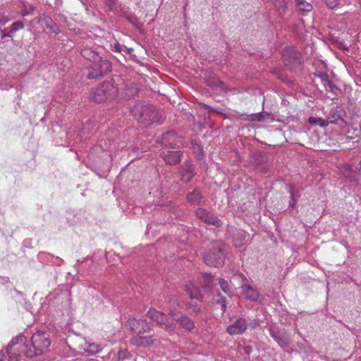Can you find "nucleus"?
I'll use <instances>...</instances> for the list:
<instances>
[{
	"label": "nucleus",
	"mask_w": 361,
	"mask_h": 361,
	"mask_svg": "<svg viewBox=\"0 0 361 361\" xmlns=\"http://www.w3.org/2000/svg\"><path fill=\"white\" fill-rule=\"evenodd\" d=\"M128 326L135 335L132 338L131 342L137 346H151L157 341L153 336L145 335L153 331L152 326L145 319L132 318L128 319Z\"/></svg>",
	"instance_id": "obj_1"
},
{
	"label": "nucleus",
	"mask_w": 361,
	"mask_h": 361,
	"mask_svg": "<svg viewBox=\"0 0 361 361\" xmlns=\"http://www.w3.org/2000/svg\"><path fill=\"white\" fill-rule=\"evenodd\" d=\"M81 55L87 60L92 63L87 77L89 79H95L107 74L111 71V63L108 60H104L98 52L91 49L85 48L81 50Z\"/></svg>",
	"instance_id": "obj_2"
},
{
	"label": "nucleus",
	"mask_w": 361,
	"mask_h": 361,
	"mask_svg": "<svg viewBox=\"0 0 361 361\" xmlns=\"http://www.w3.org/2000/svg\"><path fill=\"white\" fill-rule=\"evenodd\" d=\"M120 88L114 81H106L92 90L90 100L96 103L116 101L119 99Z\"/></svg>",
	"instance_id": "obj_3"
},
{
	"label": "nucleus",
	"mask_w": 361,
	"mask_h": 361,
	"mask_svg": "<svg viewBox=\"0 0 361 361\" xmlns=\"http://www.w3.org/2000/svg\"><path fill=\"white\" fill-rule=\"evenodd\" d=\"M51 345L49 336L43 331H38L32 335L28 350L25 351L27 357L40 355L47 352Z\"/></svg>",
	"instance_id": "obj_4"
},
{
	"label": "nucleus",
	"mask_w": 361,
	"mask_h": 361,
	"mask_svg": "<svg viewBox=\"0 0 361 361\" xmlns=\"http://www.w3.org/2000/svg\"><path fill=\"white\" fill-rule=\"evenodd\" d=\"M133 116L144 126H148L158 119L157 111L153 106L137 103L131 109Z\"/></svg>",
	"instance_id": "obj_5"
},
{
	"label": "nucleus",
	"mask_w": 361,
	"mask_h": 361,
	"mask_svg": "<svg viewBox=\"0 0 361 361\" xmlns=\"http://www.w3.org/2000/svg\"><path fill=\"white\" fill-rule=\"evenodd\" d=\"M28 350V345L25 343V337L20 336L16 339H13L11 344L6 349L5 353L8 357V361H18L19 357ZM4 354V352H2Z\"/></svg>",
	"instance_id": "obj_6"
},
{
	"label": "nucleus",
	"mask_w": 361,
	"mask_h": 361,
	"mask_svg": "<svg viewBox=\"0 0 361 361\" xmlns=\"http://www.w3.org/2000/svg\"><path fill=\"white\" fill-rule=\"evenodd\" d=\"M147 315L149 318H150L152 321L156 322L163 329L168 332H172L176 329V324L172 321H169V316L162 312L158 311L156 309L151 307L148 310Z\"/></svg>",
	"instance_id": "obj_7"
},
{
	"label": "nucleus",
	"mask_w": 361,
	"mask_h": 361,
	"mask_svg": "<svg viewBox=\"0 0 361 361\" xmlns=\"http://www.w3.org/2000/svg\"><path fill=\"white\" fill-rule=\"evenodd\" d=\"M224 259V252L221 244L219 243H213L211 250L204 255V261L209 266L218 267L221 265Z\"/></svg>",
	"instance_id": "obj_8"
},
{
	"label": "nucleus",
	"mask_w": 361,
	"mask_h": 361,
	"mask_svg": "<svg viewBox=\"0 0 361 361\" xmlns=\"http://www.w3.org/2000/svg\"><path fill=\"white\" fill-rule=\"evenodd\" d=\"M169 316H170L173 321H175L180 327L186 331H191L195 328V324L191 319L187 316L177 312L173 310L169 311Z\"/></svg>",
	"instance_id": "obj_9"
},
{
	"label": "nucleus",
	"mask_w": 361,
	"mask_h": 361,
	"mask_svg": "<svg viewBox=\"0 0 361 361\" xmlns=\"http://www.w3.org/2000/svg\"><path fill=\"white\" fill-rule=\"evenodd\" d=\"M197 216L206 224L214 225L216 227L221 226V221L211 212L203 208H198L196 210Z\"/></svg>",
	"instance_id": "obj_10"
},
{
	"label": "nucleus",
	"mask_w": 361,
	"mask_h": 361,
	"mask_svg": "<svg viewBox=\"0 0 361 361\" xmlns=\"http://www.w3.org/2000/svg\"><path fill=\"white\" fill-rule=\"evenodd\" d=\"M158 142L166 147H176L179 145L180 141L176 133L173 131H170L164 133L161 138L158 139Z\"/></svg>",
	"instance_id": "obj_11"
},
{
	"label": "nucleus",
	"mask_w": 361,
	"mask_h": 361,
	"mask_svg": "<svg viewBox=\"0 0 361 361\" xmlns=\"http://www.w3.org/2000/svg\"><path fill=\"white\" fill-rule=\"evenodd\" d=\"M247 322L245 319H238L235 322L228 325L226 331L231 336L240 335L245 332L247 329Z\"/></svg>",
	"instance_id": "obj_12"
},
{
	"label": "nucleus",
	"mask_w": 361,
	"mask_h": 361,
	"mask_svg": "<svg viewBox=\"0 0 361 361\" xmlns=\"http://www.w3.org/2000/svg\"><path fill=\"white\" fill-rule=\"evenodd\" d=\"M182 153L180 151H166L161 153V157L165 162L170 165H174L179 163Z\"/></svg>",
	"instance_id": "obj_13"
},
{
	"label": "nucleus",
	"mask_w": 361,
	"mask_h": 361,
	"mask_svg": "<svg viewBox=\"0 0 361 361\" xmlns=\"http://www.w3.org/2000/svg\"><path fill=\"white\" fill-rule=\"evenodd\" d=\"M298 53L293 48L286 49L282 54V59L284 63L290 66L298 59Z\"/></svg>",
	"instance_id": "obj_14"
},
{
	"label": "nucleus",
	"mask_w": 361,
	"mask_h": 361,
	"mask_svg": "<svg viewBox=\"0 0 361 361\" xmlns=\"http://www.w3.org/2000/svg\"><path fill=\"white\" fill-rule=\"evenodd\" d=\"M193 170V166L189 162L184 163L180 172L181 180L186 183L190 181L194 176Z\"/></svg>",
	"instance_id": "obj_15"
},
{
	"label": "nucleus",
	"mask_w": 361,
	"mask_h": 361,
	"mask_svg": "<svg viewBox=\"0 0 361 361\" xmlns=\"http://www.w3.org/2000/svg\"><path fill=\"white\" fill-rule=\"evenodd\" d=\"M185 291L192 299H197L200 301L202 300V295L200 290L192 283H189L185 286Z\"/></svg>",
	"instance_id": "obj_16"
},
{
	"label": "nucleus",
	"mask_w": 361,
	"mask_h": 361,
	"mask_svg": "<svg viewBox=\"0 0 361 361\" xmlns=\"http://www.w3.org/2000/svg\"><path fill=\"white\" fill-rule=\"evenodd\" d=\"M243 293L247 298L251 300H257L259 297L258 292L254 289L251 286L245 284L242 286Z\"/></svg>",
	"instance_id": "obj_17"
},
{
	"label": "nucleus",
	"mask_w": 361,
	"mask_h": 361,
	"mask_svg": "<svg viewBox=\"0 0 361 361\" xmlns=\"http://www.w3.org/2000/svg\"><path fill=\"white\" fill-rule=\"evenodd\" d=\"M187 199L191 204L197 205L202 203V196L200 191L195 190L188 195Z\"/></svg>",
	"instance_id": "obj_18"
},
{
	"label": "nucleus",
	"mask_w": 361,
	"mask_h": 361,
	"mask_svg": "<svg viewBox=\"0 0 361 361\" xmlns=\"http://www.w3.org/2000/svg\"><path fill=\"white\" fill-rule=\"evenodd\" d=\"M296 6L302 12H309L312 9V5L305 0H296Z\"/></svg>",
	"instance_id": "obj_19"
},
{
	"label": "nucleus",
	"mask_w": 361,
	"mask_h": 361,
	"mask_svg": "<svg viewBox=\"0 0 361 361\" xmlns=\"http://www.w3.org/2000/svg\"><path fill=\"white\" fill-rule=\"evenodd\" d=\"M219 286H220L221 288L222 289V290L225 293H226V294H228L229 295H231L232 294V291L231 290V288H230V286H229V285H228V282L226 281H225L223 279H220L219 281Z\"/></svg>",
	"instance_id": "obj_20"
},
{
	"label": "nucleus",
	"mask_w": 361,
	"mask_h": 361,
	"mask_svg": "<svg viewBox=\"0 0 361 361\" xmlns=\"http://www.w3.org/2000/svg\"><path fill=\"white\" fill-rule=\"evenodd\" d=\"M34 11V7L30 4H25L23 3V8L21 11V13L23 16H28L32 13Z\"/></svg>",
	"instance_id": "obj_21"
},
{
	"label": "nucleus",
	"mask_w": 361,
	"mask_h": 361,
	"mask_svg": "<svg viewBox=\"0 0 361 361\" xmlns=\"http://www.w3.org/2000/svg\"><path fill=\"white\" fill-rule=\"evenodd\" d=\"M202 286L204 287H209L212 283V276L210 274H202Z\"/></svg>",
	"instance_id": "obj_22"
},
{
	"label": "nucleus",
	"mask_w": 361,
	"mask_h": 361,
	"mask_svg": "<svg viewBox=\"0 0 361 361\" xmlns=\"http://www.w3.org/2000/svg\"><path fill=\"white\" fill-rule=\"evenodd\" d=\"M24 27V25L21 21H17L11 25L10 33L12 35L19 30H22Z\"/></svg>",
	"instance_id": "obj_23"
},
{
	"label": "nucleus",
	"mask_w": 361,
	"mask_h": 361,
	"mask_svg": "<svg viewBox=\"0 0 361 361\" xmlns=\"http://www.w3.org/2000/svg\"><path fill=\"white\" fill-rule=\"evenodd\" d=\"M329 123H334V124H338L341 125V123H343L344 121L342 119V118L339 115L333 114L331 117H329Z\"/></svg>",
	"instance_id": "obj_24"
},
{
	"label": "nucleus",
	"mask_w": 361,
	"mask_h": 361,
	"mask_svg": "<svg viewBox=\"0 0 361 361\" xmlns=\"http://www.w3.org/2000/svg\"><path fill=\"white\" fill-rule=\"evenodd\" d=\"M328 8L333 9L339 6L341 0H323Z\"/></svg>",
	"instance_id": "obj_25"
},
{
	"label": "nucleus",
	"mask_w": 361,
	"mask_h": 361,
	"mask_svg": "<svg viewBox=\"0 0 361 361\" xmlns=\"http://www.w3.org/2000/svg\"><path fill=\"white\" fill-rule=\"evenodd\" d=\"M189 313L192 315H197L200 312V308L196 305H189L187 307Z\"/></svg>",
	"instance_id": "obj_26"
},
{
	"label": "nucleus",
	"mask_w": 361,
	"mask_h": 361,
	"mask_svg": "<svg viewBox=\"0 0 361 361\" xmlns=\"http://www.w3.org/2000/svg\"><path fill=\"white\" fill-rule=\"evenodd\" d=\"M329 124V119H323L322 118H319L317 125L321 127H326Z\"/></svg>",
	"instance_id": "obj_27"
},
{
	"label": "nucleus",
	"mask_w": 361,
	"mask_h": 361,
	"mask_svg": "<svg viewBox=\"0 0 361 361\" xmlns=\"http://www.w3.org/2000/svg\"><path fill=\"white\" fill-rule=\"evenodd\" d=\"M319 118L310 117L308 119V122L312 125H317Z\"/></svg>",
	"instance_id": "obj_28"
},
{
	"label": "nucleus",
	"mask_w": 361,
	"mask_h": 361,
	"mask_svg": "<svg viewBox=\"0 0 361 361\" xmlns=\"http://www.w3.org/2000/svg\"><path fill=\"white\" fill-rule=\"evenodd\" d=\"M218 302L220 303L222 305V311L225 312L226 310V299L225 298H221L218 300Z\"/></svg>",
	"instance_id": "obj_29"
},
{
	"label": "nucleus",
	"mask_w": 361,
	"mask_h": 361,
	"mask_svg": "<svg viewBox=\"0 0 361 361\" xmlns=\"http://www.w3.org/2000/svg\"><path fill=\"white\" fill-rule=\"evenodd\" d=\"M12 35L9 32V33H5L4 30H2L1 31V38L4 39L5 37H11Z\"/></svg>",
	"instance_id": "obj_30"
},
{
	"label": "nucleus",
	"mask_w": 361,
	"mask_h": 361,
	"mask_svg": "<svg viewBox=\"0 0 361 361\" xmlns=\"http://www.w3.org/2000/svg\"><path fill=\"white\" fill-rule=\"evenodd\" d=\"M6 22H7V20H4V17L3 16L0 15V25H4L6 24Z\"/></svg>",
	"instance_id": "obj_31"
},
{
	"label": "nucleus",
	"mask_w": 361,
	"mask_h": 361,
	"mask_svg": "<svg viewBox=\"0 0 361 361\" xmlns=\"http://www.w3.org/2000/svg\"><path fill=\"white\" fill-rule=\"evenodd\" d=\"M114 49L116 51H121V48H120V44H115L114 45Z\"/></svg>",
	"instance_id": "obj_32"
},
{
	"label": "nucleus",
	"mask_w": 361,
	"mask_h": 361,
	"mask_svg": "<svg viewBox=\"0 0 361 361\" xmlns=\"http://www.w3.org/2000/svg\"><path fill=\"white\" fill-rule=\"evenodd\" d=\"M252 348L250 346H247L245 348V351L246 353L250 354L251 352Z\"/></svg>",
	"instance_id": "obj_33"
},
{
	"label": "nucleus",
	"mask_w": 361,
	"mask_h": 361,
	"mask_svg": "<svg viewBox=\"0 0 361 361\" xmlns=\"http://www.w3.org/2000/svg\"><path fill=\"white\" fill-rule=\"evenodd\" d=\"M90 347H95V348H96V349H95V350H94V351H95L96 353H98V352L101 351V350H102V348H101L100 347H99V346H95L94 345H90Z\"/></svg>",
	"instance_id": "obj_34"
},
{
	"label": "nucleus",
	"mask_w": 361,
	"mask_h": 361,
	"mask_svg": "<svg viewBox=\"0 0 361 361\" xmlns=\"http://www.w3.org/2000/svg\"><path fill=\"white\" fill-rule=\"evenodd\" d=\"M124 353H125V352H121V351H120V352L118 353V359H119V360H121V358H122V359H123V358H124V356H123V354H124Z\"/></svg>",
	"instance_id": "obj_35"
},
{
	"label": "nucleus",
	"mask_w": 361,
	"mask_h": 361,
	"mask_svg": "<svg viewBox=\"0 0 361 361\" xmlns=\"http://www.w3.org/2000/svg\"><path fill=\"white\" fill-rule=\"evenodd\" d=\"M291 196L293 197V194H291ZM290 205L293 206L295 204V200L292 198L291 202H290Z\"/></svg>",
	"instance_id": "obj_36"
},
{
	"label": "nucleus",
	"mask_w": 361,
	"mask_h": 361,
	"mask_svg": "<svg viewBox=\"0 0 361 361\" xmlns=\"http://www.w3.org/2000/svg\"><path fill=\"white\" fill-rule=\"evenodd\" d=\"M360 169H361V161L360 162Z\"/></svg>",
	"instance_id": "obj_37"
}]
</instances>
